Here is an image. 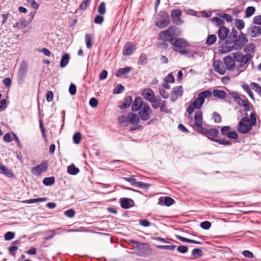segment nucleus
<instances>
[{"mask_svg": "<svg viewBox=\"0 0 261 261\" xmlns=\"http://www.w3.org/2000/svg\"><path fill=\"white\" fill-rule=\"evenodd\" d=\"M207 127L203 125L202 113L201 111H197V132L206 137L210 140L218 143L221 145H231L232 143L230 141H226L217 139L219 135V130L216 128L210 127L208 125Z\"/></svg>", "mask_w": 261, "mask_h": 261, "instance_id": "obj_1", "label": "nucleus"}, {"mask_svg": "<svg viewBox=\"0 0 261 261\" xmlns=\"http://www.w3.org/2000/svg\"><path fill=\"white\" fill-rule=\"evenodd\" d=\"M229 38L233 39L232 40L233 44L223 46L222 48L223 53H228L232 50H240L248 41L246 35L241 32V33L238 36V33L234 28L229 35Z\"/></svg>", "mask_w": 261, "mask_h": 261, "instance_id": "obj_2", "label": "nucleus"}, {"mask_svg": "<svg viewBox=\"0 0 261 261\" xmlns=\"http://www.w3.org/2000/svg\"><path fill=\"white\" fill-rule=\"evenodd\" d=\"M212 94L221 99H224L226 97V93L222 90L214 89L213 92L210 90H205L200 93L197 97V111H200L199 109L203 105L205 98H208L212 96Z\"/></svg>", "mask_w": 261, "mask_h": 261, "instance_id": "obj_3", "label": "nucleus"}, {"mask_svg": "<svg viewBox=\"0 0 261 261\" xmlns=\"http://www.w3.org/2000/svg\"><path fill=\"white\" fill-rule=\"evenodd\" d=\"M172 45V49L180 54L190 57L193 56V53L190 49V44L184 39L177 38L174 39L171 42Z\"/></svg>", "mask_w": 261, "mask_h": 261, "instance_id": "obj_4", "label": "nucleus"}, {"mask_svg": "<svg viewBox=\"0 0 261 261\" xmlns=\"http://www.w3.org/2000/svg\"><path fill=\"white\" fill-rule=\"evenodd\" d=\"M129 243L135 245L136 254L140 256H148L151 254V249L149 245L146 243H141L135 240H130Z\"/></svg>", "mask_w": 261, "mask_h": 261, "instance_id": "obj_5", "label": "nucleus"}, {"mask_svg": "<svg viewBox=\"0 0 261 261\" xmlns=\"http://www.w3.org/2000/svg\"><path fill=\"white\" fill-rule=\"evenodd\" d=\"M178 29L174 26L170 27L167 30L162 31L159 35V38L165 42H170V43L174 39V36L179 35Z\"/></svg>", "mask_w": 261, "mask_h": 261, "instance_id": "obj_6", "label": "nucleus"}, {"mask_svg": "<svg viewBox=\"0 0 261 261\" xmlns=\"http://www.w3.org/2000/svg\"><path fill=\"white\" fill-rule=\"evenodd\" d=\"M253 126L249 122V118L247 116L243 117L239 122L237 128L238 132L242 134H245L249 132Z\"/></svg>", "mask_w": 261, "mask_h": 261, "instance_id": "obj_7", "label": "nucleus"}, {"mask_svg": "<svg viewBox=\"0 0 261 261\" xmlns=\"http://www.w3.org/2000/svg\"><path fill=\"white\" fill-rule=\"evenodd\" d=\"M151 114L152 110L148 104H145L144 107L140 110L138 113L140 119L142 121L148 120Z\"/></svg>", "mask_w": 261, "mask_h": 261, "instance_id": "obj_8", "label": "nucleus"}, {"mask_svg": "<svg viewBox=\"0 0 261 261\" xmlns=\"http://www.w3.org/2000/svg\"><path fill=\"white\" fill-rule=\"evenodd\" d=\"M182 11L179 9H174L171 13V17L173 23L176 25H181L184 23L180 19Z\"/></svg>", "mask_w": 261, "mask_h": 261, "instance_id": "obj_9", "label": "nucleus"}, {"mask_svg": "<svg viewBox=\"0 0 261 261\" xmlns=\"http://www.w3.org/2000/svg\"><path fill=\"white\" fill-rule=\"evenodd\" d=\"M161 15L163 19L158 20L156 22V25L160 28H164L167 27L170 22V19L168 13L166 12H161Z\"/></svg>", "mask_w": 261, "mask_h": 261, "instance_id": "obj_10", "label": "nucleus"}, {"mask_svg": "<svg viewBox=\"0 0 261 261\" xmlns=\"http://www.w3.org/2000/svg\"><path fill=\"white\" fill-rule=\"evenodd\" d=\"M182 95V89L181 86H177L174 87L172 90L171 95H170V100L174 102L175 101L178 97L181 96Z\"/></svg>", "mask_w": 261, "mask_h": 261, "instance_id": "obj_11", "label": "nucleus"}, {"mask_svg": "<svg viewBox=\"0 0 261 261\" xmlns=\"http://www.w3.org/2000/svg\"><path fill=\"white\" fill-rule=\"evenodd\" d=\"M47 163L46 162H43L40 165L33 167L31 171L33 174L39 175L41 173L45 171L47 168Z\"/></svg>", "mask_w": 261, "mask_h": 261, "instance_id": "obj_12", "label": "nucleus"}, {"mask_svg": "<svg viewBox=\"0 0 261 261\" xmlns=\"http://www.w3.org/2000/svg\"><path fill=\"white\" fill-rule=\"evenodd\" d=\"M145 104L147 103L143 101L141 97H136L133 103L132 110L133 111H138L143 108Z\"/></svg>", "mask_w": 261, "mask_h": 261, "instance_id": "obj_13", "label": "nucleus"}, {"mask_svg": "<svg viewBox=\"0 0 261 261\" xmlns=\"http://www.w3.org/2000/svg\"><path fill=\"white\" fill-rule=\"evenodd\" d=\"M214 68L216 72L221 75L225 73L226 68L223 66V63L221 61H216L213 63Z\"/></svg>", "mask_w": 261, "mask_h": 261, "instance_id": "obj_14", "label": "nucleus"}, {"mask_svg": "<svg viewBox=\"0 0 261 261\" xmlns=\"http://www.w3.org/2000/svg\"><path fill=\"white\" fill-rule=\"evenodd\" d=\"M135 49V45L131 42H128L124 45L123 54L124 56H129Z\"/></svg>", "mask_w": 261, "mask_h": 261, "instance_id": "obj_15", "label": "nucleus"}, {"mask_svg": "<svg viewBox=\"0 0 261 261\" xmlns=\"http://www.w3.org/2000/svg\"><path fill=\"white\" fill-rule=\"evenodd\" d=\"M229 32V30L224 26H221L218 31V35L220 40L223 41L227 37Z\"/></svg>", "mask_w": 261, "mask_h": 261, "instance_id": "obj_16", "label": "nucleus"}, {"mask_svg": "<svg viewBox=\"0 0 261 261\" xmlns=\"http://www.w3.org/2000/svg\"><path fill=\"white\" fill-rule=\"evenodd\" d=\"M142 95L146 100L149 101H151L155 97L154 92L150 88L144 89L142 91Z\"/></svg>", "mask_w": 261, "mask_h": 261, "instance_id": "obj_17", "label": "nucleus"}, {"mask_svg": "<svg viewBox=\"0 0 261 261\" xmlns=\"http://www.w3.org/2000/svg\"><path fill=\"white\" fill-rule=\"evenodd\" d=\"M64 231H65V230L62 228H58L56 230H48L46 231L47 236H46L44 239L45 240H50L53 238L56 234H60Z\"/></svg>", "mask_w": 261, "mask_h": 261, "instance_id": "obj_18", "label": "nucleus"}, {"mask_svg": "<svg viewBox=\"0 0 261 261\" xmlns=\"http://www.w3.org/2000/svg\"><path fill=\"white\" fill-rule=\"evenodd\" d=\"M224 63L226 68L229 70H232L234 69L235 63L232 58L230 57H226L224 59Z\"/></svg>", "mask_w": 261, "mask_h": 261, "instance_id": "obj_19", "label": "nucleus"}, {"mask_svg": "<svg viewBox=\"0 0 261 261\" xmlns=\"http://www.w3.org/2000/svg\"><path fill=\"white\" fill-rule=\"evenodd\" d=\"M248 32L252 37L261 35V27L253 26L248 28Z\"/></svg>", "mask_w": 261, "mask_h": 261, "instance_id": "obj_20", "label": "nucleus"}, {"mask_svg": "<svg viewBox=\"0 0 261 261\" xmlns=\"http://www.w3.org/2000/svg\"><path fill=\"white\" fill-rule=\"evenodd\" d=\"M174 202L173 198L170 197H165L164 198H160L158 203L160 205H165L167 206H171Z\"/></svg>", "mask_w": 261, "mask_h": 261, "instance_id": "obj_21", "label": "nucleus"}, {"mask_svg": "<svg viewBox=\"0 0 261 261\" xmlns=\"http://www.w3.org/2000/svg\"><path fill=\"white\" fill-rule=\"evenodd\" d=\"M120 201L121 207L125 209L130 207L134 203L133 200L127 198H121Z\"/></svg>", "mask_w": 261, "mask_h": 261, "instance_id": "obj_22", "label": "nucleus"}, {"mask_svg": "<svg viewBox=\"0 0 261 261\" xmlns=\"http://www.w3.org/2000/svg\"><path fill=\"white\" fill-rule=\"evenodd\" d=\"M0 173L4 174L8 177H12L14 176L13 173L2 163H0Z\"/></svg>", "mask_w": 261, "mask_h": 261, "instance_id": "obj_23", "label": "nucleus"}, {"mask_svg": "<svg viewBox=\"0 0 261 261\" xmlns=\"http://www.w3.org/2000/svg\"><path fill=\"white\" fill-rule=\"evenodd\" d=\"M127 120L129 122L132 124H137L139 123L140 120L139 116L138 117L136 114L130 113L127 116Z\"/></svg>", "mask_w": 261, "mask_h": 261, "instance_id": "obj_24", "label": "nucleus"}, {"mask_svg": "<svg viewBox=\"0 0 261 261\" xmlns=\"http://www.w3.org/2000/svg\"><path fill=\"white\" fill-rule=\"evenodd\" d=\"M132 70V68L130 67H125L124 68H120L117 71L115 75L117 77H120L124 75H126Z\"/></svg>", "mask_w": 261, "mask_h": 261, "instance_id": "obj_25", "label": "nucleus"}, {"mask_svg": "<svg viewBox=\"0 0 261 261\" xmlns=\"http://www.w3.org/2000/svg\"><path fill=\"white\" fill-rule=\"evenodd\" d=\"M27 69H28V67H27V64L25 63H22L20 65L19 70H18V76L22 80L24 77V76L27 73Z\"/></svg>", "mask_w": 261, "mask_h": 261, "instance_id": "obj_26", "label": "nucleus"}, {"mask_svg": "<svg viewBox=\"0 0 261 261\" xmlns=\"http://www.w3.org/2000/svg\"><path fill=\"white\" fill-rule=\"evenodd\" d=\"M211 22L217 27L219 28L221 26H224L225 22L224 21L220 18L217 17H213L211 19Z\"/></svg>", "mask_w": 261, "mask_h": 261, "instance_id": "obj_27", "label": "nucleus"}, {"mask_svg": "<svg viewBox=\"0 0 261 261\" xmlns=\"http://www.w3.org/2000/svg\"><path fill=\"white\" fill-rule=\"evenodd\" d=\"M132 97L129 96H126L123 101L122 105L119 106L120 108L121 109H124L129 107L132 103Z\"/></svg>", "mask_w": 261, "mask_h": 261, "instance_id": "obj_28", "label": "nucleus"}, {"mask_svg": "<svg viewBox=\"0 0 261 261\" xmlns=\"http://www.w3.org/2000/svg\"><path fill=\"white\" fill-rule=\"evenodd\" d=\"M28 25V22L24 19H21L19 21L16 22L13 27L22 29L25 28Z\"/></svg>", "mask_w": 261, "mask_h": 261, "instance_id": "obj_29", "label": "nucleus"}, {"mask_svg": "<svg viewBox=\"0 0 261 261\" xmlns=\"http://www.w3.org/2000/svg\"><path fill=\"white\" fill-rule=\"evenodd\" d=\"M70 59L69 55L67 54H64L60 62V67L64 68L68 64Z\"/></svg>", "mask_w": 261, "mask_h": 261, "instance_id": "obj_30", "label": "nucleus"}, {"mask_svg": "<svg viewBox=\"0 0 261 261\" xmlns=\"http://www.w3.org/2000/svg\"><path fill=\"white\" fill-rule=\"evenodd\" d=\"M85 43L86 44V47L89 49L91 48L92 46V39H93L92 35L90 34H86L85 35Z\"/></svg>", "mask_w": 261, "mask_h": 261, "instance_id": "obj_31", "label": "nucleus"}, {"mask_svg": "<svg viewBox=\"0 0 261 261\" xmlns=\"http://www.w3.org/2000/svg\"><path fill=\"white\" fill-rule=\"evenodd\" d=\"M47 199L46 197L38 198L35 199H31L23 201V203L31 204L39 202H44L47 201Z\"/></svg>", "mask_w": 261, "mask_h": 261, "instance_id": "obj_32", "label": "nucleus"}, {"mask_svg": "<svg viewBox=\"0 0 261 261\" xmlns=\"http://www.w3.org/2000/svg\"><path fill=\"white\" fill-rule=\"evenodd\" d=\"M151 106L154 109H157L161 105V99L160 97H154L152 100L150 101Z\"/></svg>", "mask_w": 261, "mask_h": 261, "instance_id": "obj_33", "label": "nucleus"}, {"mask_svg": "<svg viewBox=\"0 0 261 261\" xmlns=\"http://www.w3.org/2000/svg\"><path fill=\"white\" fill-rule=\"evenodd\" d=\"M80 172L79 168L74 165H71L67 167V172L71 175H76Z\"/></svg>", "mask_w": 261, "mask_h": 261, "instance_id": "obj_34", "label": "nucleus"}, {"mask_svg": "<svg viewBox=\"0 0 261 261\" xmlns=\"http://www.w3.org/2000/svg\"><path fill=\"white\" fill-rule=\"evenodd\" d=\"M196 109V99L193 100V101L189 105L187 112L189 115L188 117H190V115H191L195 109Z\"/></svg>", "mask_w": 261, "mask_h": 261, "instance_id": "obj_35", "label": "nucleus"}, {"mask_svg": "<svg viewBox=\"0 0 261 261\" xmlns=\"http://www.w3.org/2000/svg\"><path fill=\"white\" fill-rule=\"evenodd\" d=\"M251 59V56L250 54H247L244 55L241 58L240 67H242L247 63Z\"/></svg>", "mask_w": 261, "mask_h": 261, "instance_id": "obj_36", "label": "nucleus"}, {"mask_svg": "<svg viewBox=\"0 0 261 261\" xmlns=\"http://www.w3.org/2000/svg\"><path fill=\"white\" fill-rule=\"evenodd\" d=\"M217 40V36L215 34L208 35L206 41V44L208 45H211L213 44Z\"/></svg>", "mask_w": 261, "mask_h": 261, "instance_id": "obj_37", "label": "nucleus"}, {"mask_svg": "<svg viewBox=\"0 0 261 261\" xmlns=\"http://www.w3.org/2000/svg\"><path fill=\"white\" fill-rule=\"evenodd\" d=\"M251 88L254 90L261 97V86L257 83L252 82L250 84Z\"/></svg>", "mask_w": 261, "mask_h": 261, "instance_id": "obj_38", "label": "nucleus"}, {"mask_svg": "<svg viewBox=\"0 0 261 261\" xmlns=\"http://www.w3.org/2000/svg\"><path fill=\"white\" fill-rule=\"evenodd\" d=\"M218 15L222 18H223L224 19H225V20L228 22H230L232 21V16L230 15V14H227V13H219L218 14Z\"/></svg>", "mask_w": 261, "mask_h": 261, "instance_id": "obj_39", "label": "nucleus"}, {"mask_svg": "<svg viewBox=\"0 0 261 261\" xmlns=\"http://www.w3.org/2000/svg\"><path fill=\"white\" fill-rule=\"evenodd\" d=\"M235 25L238 30H241L245 27V22L242 19H236Z\"/></svg>", "mask_w": 261, "mask_h": 261, "instance_id": "obj_40", "label": "nucleus"}, {"mask_svg": "<svg viewBox=\"0 0 261 261\" xmlns=\"http://www.w3.org/2000/svg\"><path fill=\"white\" fill-rule=\"evenodd\" d=\"M43 183L46 186H51L55 183V178L53 176L45 177L43 180Z\"/></svg>", "mask_w": 261, "mask_h": 261, "instance_id": "obj_41", "label": "nucleus"}, {"mask_svg": "<svg viewBox=\"0 0 261 261\" xmlns=\"http://www.w3.org/2000/svg\"><path fill=\"white\" fill-rule=\"evenodd\" d=\"M255 9L253 7H248L245 12V16L249 17L252 16L255 12Z\"/></svg>", "mask_w": 261, "mask_h": 261, "instance_id": "obj_42", "label": "nucleus"}, {"mask_svg": "<svg viewBox=\"0 0 261 261\" xmlns=\"http://www.w3.org/2000/svg\"><path fill=\"white\" fill-rule=\"evenodd\" d=\"M212 15V12L205 11L197 12V17H210Z\"/></svg>", "mask_w": 261, "mask_h": 261, "instance_id": "obj_43", "label": "nucleus"}, {"mask_svg": "<svg viewBox=\"0 0 261 261\" xmlns=\"http://www.w3.org/2000/svg\"><path fill=\"white\" fill-rule=\"evenodd\" d=\"M147 56L144 54H141L139 60H138V64L140 65H144L147 63Z\"/></svg>", "mask_w": 261, "mask_h": 261, "instance_id": "obj_44", "label": "nucleus"}, {"mask_svg": "<svg viewBox=\"0 0 261 261\" xmlns=\"http://www.w3.org/2000/svg\"><path fill=\"white\" fill-rule=\"evenodd\" d=\"M136 187L141 188V189H148L150 187V185L148 184L144 183L141 181H136L135 183Z\"/></svg>", "mask_w": 261, "mask_h": 261, "instance_id": "obj_45", "label": "nucleus"}, {"mask_svg": "<svg viewBox=\"0 0 261 261\" xmlns=\"http://www.w3.org/2000/svg\"><path fill=\"white\" fill-rule=\"evenodd\" d=\"M231 131V128L229 126H222L221 128V133L222 135L228 136V134Z\"/></svg>", "mask_w": 261, "mask_h": 261, "instance_id": "obj_46", "label": "nucleus"}, {"mask_svg": "<svg viewBox=\"0 0 261 261\" xmlns=\"http://www.w3.org/2000/svg\"><path fill=\"white\" fill-rule=\"evenodd\" d=\"M17 242V241L14 242L12 245L9 248L10 254L14 256H15V251L18 249L17 246L14 245V244H16Z\"/></svg>", "mask_w": 261, "mask_h": 261, "instance_id": "obj_47", "label": "nucleus"}, {"mask_svg": "<svg viewBox=\"0 0 261 261\" xmlns=\"http://www.w3.org/2000/svg\"><path fill=\"white\" fill-rule=\"evenodd\" d=\"M81 134L80 132L76 133L73 137V142L75 144H78L81 140Z\"/></svg>", "mask_w": 261, "mask_h": 261, "instance_id": "obj_48", "label": "nucleus"}, {"mask_svg": "<svg viewBox=\"0 0 261 261\" xmlns=\"http://www.w3.org/2000/svg\"><path fill=\"white\" fill-rule=\"evenodd\" d=\"M211 225H212L211 223L208 221H205L202 222L200 224V227L202 229H205V230L208 229L211 227Z\"/></svg>", "mask_w": 261, "mask_h": 261, "instance_id": "obj_49", "label": "nucleus"}, {"mask_svg": "<svg viewBox=\"0 0 261 261\" xmlns=\"http://www.w3.org/2000/svg\"><path fill=\"white\" fill-rule=\"evenodd\" d=\"M157 248L173 250L176 246L174 245H156Z\"/></svg>", "mask_w": 261, "mask_h": 261, "instance_id": "obj_50", "label": "nucleus"}, {"mask_svg": "<svg viewBox=\"0 0 261 261\" xmlns=\"http://www.w3.org/2000/svg\"><path fill=\"white\" fill-rule=\"evenodd\" d=\"M249 122L251 123V125L253 126L255 125L256 124V114L255 113H251L250 115V119Z\"/></svg>", "mask_w": 261, "mask_h": 261, "instance_id": "obj_51", "label": "nucleus"}, {"mask_svg": "<svg viewBox=\"0 0 261 261\" xmlns=\"http://www.w3.org/2000/svg\"><path fill=\"white\" fill-rule=\"evenodd\" d=\"M124 90V87L121 85H118L113 90V93L114 94H119L123 92Z\"/></svg>", "mask_w": 261, "mask_h": 261, "instance_id": "obj_52", "label": "nucleus"}, {"mask_svg": "<svg viewBox=\"0 0 261 261\" xmlns=\"http://www.w3.org/2000/svg\"><path fill=\"white\" fill-rule=\"evenodd\" d=\"M227 137L229 139L237 140L238 139L239 136L236 131L231 130L228 134Z\"/></svg>", "mask_w": 261, "mask_h": 261, "instance_id": "obj_53", "label": "nucleus"}, {"mask_svg": "<svg viewBox=\"0 0 261 261\" xmlns=\"http://www.w3.org/2000/svg\"><path fill=\"white\" fill-rule=\"evenodd\" d=\"M98 11L101 15H103L106 13V7L104 2H102L100 4L98 7Z\"/></svg>", "mask_w": 261, "mask_h": 261, "instance_id": "obj_54", "label": "nucleus"}, {"mask_svg": "<svg viewBox=\"0 0 261 261\" xmlns=\"http://www.w3.org/2000/svg\"><path fill=\"white\" fill-rule=\"evenodd\" d=\"M184 12L187 15L195 16H196V11L190 8H185L184 9Z\"/></svg>", "mask_w": 261, "mask_h": 261, "instance_id": "obj_55", "label": "nucleus"}, {"mask_svg": "<svg viewBox=\"0 0 261 261\" xmlns=\"http://www.w3.org/2000/svg\"><path fill=\"white\" fill-rule=\"evenodd\" d=\"M122 178L124 180H125L128 182H129L132 186H135V185H136L135 183H136L137 180L135 178H134V177L133 176L129 177H123Z\"/></svg>", "mask_w": 261, "mask_h": 261, "instance_id": "obj_56", "label": "nucleus"}, {"mask_svg": "<svg viewBox=\"0 0 261 261\" xmlns=\"http://www.w3.org/2000/svg\"><path fill=\"white\" fill-rule=\"evenodd\" d=\"M98 103V100L95 97L91 98L89 100V105L92 108L96 107Z\"/></svg>", "mask_w": 261, "mask_h": 261, "instance_id": "obj_57", "label": "nucleus"}, {"mask_svg": "<svg viewBox=\"0 0 261 261\" xmlns=\"http://www.w3.org/2000/svg\"><path fill=\"white\" fill-rule=\"evenodd\" d=\"M213 118L216 123H220L222 120L221 116L216 112L213 113Z\"/></svg>", "mask_w": 261, "mask_h": 261, "instance_id": "obj_58", "label": "nucleus"}, {"mask_svg": "<svg viewBox=\"0 0 261 261\" xmlns=\"http://www.w3.org/2000/svg\"><path fill=\"white\" fill-rule=\"evenodd\" d=\"M244 55L240 52L235 53L233 54L234 60L237 62H240L241 58Z\"/></svg>", "mask_w": 261, "mask_h": 261, "instance_id": "obj_59", "label": "nucleus"}, {"mask_svg": "<svg viewBox=\"0 0 261 261\" xmlns=\"http://www.w3.org/2000/svg\"><path fill=\"white\" fill-rule=\"evenodd\" d=\"M242 254L244 256L249 258H252L254 257L253 253L249 250H244L242 252Z\"/></svg>", "mask_w": 261, "mask_h": 261, "instance_id": "obj_60", "label": "nucleus"}, {"mask_svg": "<svg viewBox=\"0 0 261 261\" xmlns=\"http://www.w3.org/2000/svg\"><path fill=\"white\" fill-rule=\"evenodd\" d=\"M69 91L71 95H74L76 93V87L75 84H71L69 88Z\"/></svg>", "mask_w": 261, "mask_h": 261, "instance_id": "obj_61", "label": "nucleus"}, {"mask_svg": "<svg viewBox=\"0 0 261 261\" xmlns=\"http://www.w3.org/2000/svg\"><path fill=\"white\" fill-rule=\"evenodd\" d=\"M164 81L168 83H173L174 82V76L171 73H169L165 77Z\"/></svg>", "mask_w": 261, "mask_h": 261, "instance_id": "obj_62", "label": "nucleus"}, {"mask_svg": "<svg viewBox=\"0 0 261 261\" xmlns=\"http://www.w3.org/2000/svg\"><path fill=\"white\" fill-rule=\"evenodd\" d=\"M64 214L67 217L69 218H72L75 215V212L73 209H69L66 211Z\"/></svg>", "mask_w": 261, "mask_h": 261, "instance_id": "obj_63", "label": "nucleus"}, {"mask_svg": "<svg viewBox=\"0 0 261 261\" xmlns=\"http://www.w3.org/2000/svg\"><path fill=\"white\" fill-rule=\"evenodd\" d=\"M14 237V233L8 231L5 234V239L7 241H9L13 239Z\"/></svg>", "mask_w": 261, "mask_h": 261, "instance_id": "obj_64", "label": "nucleus"}]
</instances>
